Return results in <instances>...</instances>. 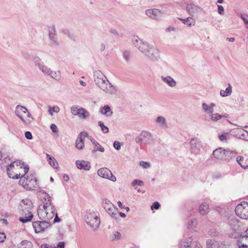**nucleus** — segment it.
I'll return each instance as SVG.
<instances>
[{
    "label": "nucleus",
    "mask_w": 248,
    "mask_h": 248,
    "mask_svg": "<svg viewBox=\"0 0 248 248\" xmlns=\"http://www.w3.org/2000/svg\"><path fill=\"white\" fill-rule=\"evenodd\" d=\"M93 78L96 84L105 93L109 94H114L116 93L115 87L101 71L94 72Z\"/></svg>",
    "instance_id": "1"
},
{
    "label": "nucleus",
    "mask_w": 248,
    "mask_h": 248,
    "mask_svg": "<svg viewBox=\"0 0 248 248\" xmlns=\"http://www.w3.org/2000/svg\"><path fill=\"white\" fill-rule=\"evenodd\" d=\"M29 167L25 165L24 163L20 161L12 162L7 167V172L8 176L13 179L21 178L25 176L29 171Z\"/></svg>",
    "instance_id": "2"
},
{
    "label": "nucleus",
    "mask_w": 248,
    "mask_h": 248,
    "mask_svg": "<svg viewBox=\"0 0 248 248\" xmlns=\"http://www.w3.org/2000/svg\"><path fill=\"white\" fill-rule=\"evenodd\" d=\"M85 220L91 228L93 230H96L100 223L99 214L93 210H89L86 213Z\"/></svg>",
    "instance_id": "3"
},
{
    "label": "nucleus",
    "mask_w": 248,
    "mask_h": 248,
    "mask_svg": "<svg viewBox=\"0 0 248 248\" xmlns=\"http://www.w3.org/2000/svg\"><path fill=\"white\" fill-rule=\"evenodd\" d=\"M19 183L25 189L32 190L38 186L37 179L34 174H31L27 177L24 176L21 177Z\"/></svg>",
    "instance_id": "4"
},
{
    "label": "nucleus",
    "mask_w": 248,
    "mask_h": 248,
    "mask_svg": "<svg viewBox=\"0 0 248 248\" xmlns=\"http://www.w3.org/2000/svg\"><path fill=\"white\" fill-rule=\"evenodd\" d=\"M16 115L26 124L29 125L33 119L27 108L24 106L17 105L15 110Z\"/></svg>",
    "instance_id": "5"
},
{
    "label": "nucleus",
    "mask_w": 248,
    "mask_h": 248,
    "mask_svg": "<svg viewBox=\"0 0 248 248\" xmlns=\"http://www.w3.org/2000/svg\"><path fill=\"white\" fill-rule=\"evenodd\" d=\"M212 155L217 159L229 161L232 157L233 153L229 149H223L220 147L215 150Z\"/></svg>",
    "instance_id": "6"
},
{
    "label": "nucleus",
    "mask_w": 248,
    "mask_h": 248,
    "mask_svg": "<svg viewBox=\"0 0 248 248\" xmlns=\"http://www.w3.org/2000/svg\"><path fill=\"white\" fill-rule=\"evenodd\" d=\"M135 141L137 143L141 145H146L153 143L154 139L151 133L147 131H142L140 134L136 137Z\"/></svg>",
    "instance_id": "7"
},
{
    "label": "nucleus",
    "mask_w": 248,
    "mask_h": 248,
    "mask_svg": "<svg viewBox=\"0 0 248 248\" xmlns=\"http://www.w3.org/2000/svg\"><path fill=\"white\" fill-rule=\"evenodd\" d=\"M143 55L153 62H157L160 59L159 50L152 45H149Z\"/></svg>",
    "instance_id": "8"
},
{
    "label": "nucleus",
    "mask_w": 248,
    "mask_h": 248,
    "mask_svg": "<svg viewBox=\"0 0 248 248\" xmlns=\"http://www.w3.org/2000/svg\"><path fill=\"white\" fill-rule=\"evenodd\" d=\"M236 215L243 219H248V202H243L236 206L235 209Z\"/></svg>",
    "instance_id": "9"
},
{
    "label": "nucleus",
    "mask_w": 248,
    "mask_h": 248,
    "mask_svg": "<svg viewBox=\"0 0 248 248\" xmlns=\"http://www.w3.org/2000/svg\"><path fill=\"white\" fill-rule=\"evenodd\" d=\"M132 40L134 46L138 49L143 54L150 45L143 39H140L137 35H134L132 37Z\"/></svg>",
    "instance_id": "10"
},
{
    "label": "nucleus",
    "mask_w": 248,
    "mask_h": 248,
    "mask_svg": "<svg viewBox=\"0 0 248 248\" xmlns=\"http://www.w3.org/2000/svg\"><path fill=\"white\" fill-rule=\"evenodd\" d=\"M32 203L30 200L25 199L23 200L22 201V204L21 206H22V208H23L24 207L28 206V214H29L28 216L21 217L19 218L20 221L23 223H26L30 221L32 218L33 215L31 213V211L32 209Z\"/></svg>",
    "instance_id": "11"
},
{
    "label": "nucleus",
    "mask_w": 248,
    "mask_h": 248,
    "mask_svg": "<svg viewBox=\"0 0 248 248\" xmlns=\"http://www.w3.org/2000/svg\"><path fill=\"white\" fill-rule=\"evenodd\" d=\"M32 60L35 65L44 74L47 76L50 72V68L45 65L41 60L37 56H32Z\"/></svg>",
    "instance_id": "12"
},
{
    "label": "nucleus",
    "mask_w": 248,
    "mask_h": 248,
    "mask_svg": "<svg viewBox=\"0 0 248 248\" xmlns=\"http://www.w3.org/2000/svg\"><path fill=\"white\" fill-rule=\"evenodd\" d=\"M98 175L102 178L108 179L112 182L116 181V177L113 175L111 171L107 168H102L97 171Z\"/></svg>",
    "instance_id": "13"
},
{
    "label": "nucleus",
    "mask_w": 248,
    "mask_h": 248,
    "mask_svg": "<svg viewBox=\"0 0 248 248\" xmlns=\"http://www.w3.org/2000/svg\"><path fill=\"white\" fill-rule=\"evenodd\" d=\"M49 226V223L46 221H36L32 222V226L36 233L44 231Z\"/></svg>",
    "instance_id": "14"
},
{
    "label": "nucleus",
    "mask_w": 248,
    "mask_h": 248,
    "mask_svg": "<svg viewBox=\"0 0 248 248\" xmlns=\"http://www.w3.org/2000/svg\"><path fill=\"white\" fill-rule=\"evenodd\" d=\"M48 37L50 40V43L52 45L58 46L59 42L57 39L56 30L54 26L48 27Z\"/></svg>",
    "instance_id": "15"
},
{
    "label": "nucleus",
    "mask_w": 248,
    "mask_h": 248,
    "mask_svg": "<svg viewBox=\"0 0 248 248\" xmlns=\"http://www.w3.org/2000/svg\"><path fill=\"white\" fill-rule=\"evenodd\" d=\"M88 137V134L86 132H81L78 135L76 141V147L78 150H82L84 147V140L85 138Z\"/></svg>",
    "instance_id": "16"
},
{
    "label": "nucleus",
    "mask_w": 248,
    "mask_h": 248,
    "mask_svg": "<svg viewBox=\"0 0 248 248\" xmlns=\"http://www.w3.org/2000/svg\"><path fill=\"white\" fill-rule=\"evenodd\" d=\"M190 147L192 153L197 154L202 148V143L196 138H193L190 141Z\"/></svg>",
    "instance_id": "17"
},
{
    "label": "nucleus",
    "mask_w": 248,
    "mask_h": 248,
    "mask_svg": "<svg viewBox=\"0 0 248 248\" xmlns=\"http://www.w3.org/2000/svg\"><path fill=\"white\" fill-rule=\"evenodd\" d=\"M146 15L154 19H159L162 16V12L157 9H150L145 11Z\"/></svg>",
    "instance_id": "18"
},
{
    "label": "nucleus",
    "mask_w": 248,
    "mask_h": 248,
    "mask_svg": "<svg viewBox=\"0 0 248 248\" xmlns=\"http://www.w3.org/2000/svg\"><path fill=\"white\" fill-rule=\"evenodd\" d=\"M43 208L46 212H49L54 215L56 213L55 206L52 204L50 202V197L48 195H47V201L44 203Z\"/></svg>",
    "instance_id": "19"
},
{
    "label": "nucleus",
    "mask_w": 248,
    "mask_h": 248,
    "mask_svg": "<svg viewBox=\"0 0 248 248\" xmlns=\"http://www.w3.org/2000/svg\"><path fill=\"white\" fill-rule=\"evenodd\" d=\"M76 165L79 170H89L91 168V164L89 162L84 160H77Z\"/></svg>",
    "instance_id": "20"
},
{
    "label": "nucleus",
    "mask_w": 248,
    "mask_h": 248,
    "mask_svg": "<svg viewBox=\"0 0 248 248\" xmlns=\"http://www.w3.org/2000/svg\"><path fill=\"white\" fill-rule=\"evenodd\" d=\"M160 78L162 81L170 87L174 88L176 86V81L170 76H161Z\"/></svg>",
    "instance_id": "21"
},
{
    "label": "nucleus",
    "mask_w": 248,
    "mask_h": 248,
    "mask_svg": "<svg viewBox=\"0 0 248 248\" xmlns=\"http://www.w3.org/2000/svg\"><path fill=\"white\" fill-rule=\"evenodd\" d=\"M38 216L40 219L45 218L50 220L52 219L55 216L54 214H51L49 212H46L44 210L39 209L37 211Z\"/></svg>",
    "instance_id": "22"
},
{
    "label": "nucleus",
    "mask_w": 248,
    "mask_h": 248,
    "mask_svg": "<svg viewBox=\"0 0 248 248\" xmlns=\"http://www.w3.org/2000/svg\"><path fill=\"white\" fill-rule=\"evenodd\" d=\"M209 211V204L205 202H202L199 205V212L200 215L203 216L207 214Z\"/></svg>",
    "instance_id": "23"
},
{
    "label": "nucleus",
    "mask_w": 248,
    "mask_h": 248,
    "mask_svg": "<svg viewBox=\"0 0 248 248\" xmlns=\"http://www.w3.org/2000/svg\"><path fill=\"white\" fill-rule=\"evenodd\" d=\"M200 7L193 3H190L187 4L186 6V10L189 15L193 16L194 14L198 12Z\"/></svg>",
    "instance_id": "24"
},
{
    "label": "nucleus",
    "mask_w": 248,
    "mask_h": 248,
    "mask_svg": "<svg viewBox=\"0 0 248 248\" xmlns=\"http://www.w3.org/2000/svg\"><path fill=\"white\" fill-rule=\"evenodd\" d=\"M155 122L157 125L162 128H166L168 127L166 119L163 116H158L155 119Z\"/></svg>",
    "instance_id": "25"
},
{
    "label": "nucleus",
    "mask_w": 248,
    "mask_h": 248,
    "mask_svg": "<svg viewBox=\"0 0 248 248\" xmlns=\"http://www.w3.org/2000/svg\"><path fill=\"white\" fill-rule=\"evenodd\" d=\"M99 111L102 114L105 115L107 117H110L113 114V112L108 105H105L104 107L101 108Z\"/></svg>",
    "instance_id": "26"
},
{
    "label": "nucleus",
    "mask_w": 248,
    "mask_h": 248,
    "mask_svg": "<svg viewBox=\"0 0 248 248\" xmlns=\"http://www.w3.org/2000/svg\"><path fill=\"white\" fill-rule=\"evenodd\" d=\"M237 245L238 247H248V236L245 237L240 235L237 241Z\"/></svg>",
    "instance_id": "27"
},
{
    "label": "nucleus",
    "mask_w": 248,
    "mask_h": 248,
    "mask_svg": "<svg viewBox=\"0 0 248 248\" xmlns=\"http://www.w3.org/2000/svg\"><path fill=\"white\" fill-rule=\"evenodd\" d=\"M46 157L50 165L54 168L57 169L59 166V164L54 157L48 154H46Z\"/></svg>",
    "instance_id": "28"
},
{
    "label": "nucleus",
    "mask_w": 248,
    "mask_h": 248,
    "mask_svg": "<svg viewBox=\"0 0 248 248\" xmlns=\"http://www.w3.org/2000/svg\"><path fill=\"white\" fill-rule=\"evenodd\" d=\"M106 211L113 218H116L119 213L117 208L114 205L107 209Z\"/></svg>",
    "instance_id": "29"
},
{
    "label": "nucleus",
    "mask_w": 248,
    "mask_h": 248,
    "mask_svg": "<svg viewBox=\"0 0 248 248\" xmlns=\"http://www.w3.org/2000/svg\"><path fill=\"white\" fill-rule=\"evenodd\" d=\"M232 92V87L230 84H228V87L225 90H221L220 91V95L222 97H226L230 95Z\"/></svg>",
    "instance_id": "30"
},
{
    "label": "nucleus",
    "mask_w": 248,
    "mask_h": 248,
    "mask_svg": "<svg viewBox=\"0 0 248 248\" xmlns=\"http://www.w3.org/2000/svg\"><path fill=\"white\" fill-rule=\"evenodd\" d=\"M90 115L89 112L82 108H79L78 115L79 118L82 119H86Z\"/></svg>",
    "instance_id": "31"
},
{
    "label": "nucleus",
    "mask_w": 248,
    "mask_h": 248,
    "mask_svg": "<svg viewBox=\"0 0 248 248\" xmlns=\"http://www.w3.org/2000/svg\"><path fill=\"white\" fill-rule=\"evenodd\" d=\"M47 76H50L52 78L59 80L61 78V74L60 71H53L50 69V72Z\"/></svg>",
    "instance_id": "32"
},
{
    "label": "nucleus",
    "mask_w": 248,
    "mask_h": 248,
    "mask_svg": "<svg viewBox=\"0 0 248 248\" xmlns=\"http://www.w3.org/2000/svg\"><path fill=\"white\" fill-rule=\"evenodd\" d=\"M245 130L239 128H233L230 130V132L235 137L238 138L239 136L240 135L241 132H245Z\"/></svg>",
    "instance_id": "33"
},
{
    "label": "nucleus",
    "mask_w": 248,
    "mask_h": 248,
    "mask_svg": "<svg viewBox=\"0 0 248 248\" xmlns=\"http://www.w3.org/2000/svg\"><path fill=\"white\" fill-rule=\"evenodd\" d=\"M202 107L204 111L208 114L210 115L214 111L210 106L205 103L202 104Z\"/></svg>",
    "instance_id": "34"
},
{
    "label": "nucleus",
    "mask_w": 248,
    "mask_h": 248,
    "mask_svg": "<svg viewBox=\"0 0 248 248\" xmlns=\"http://www.w3.org/2000/svg\"><path fill=\"white\" fill-rule=\"evenodd\" d=\"M103 205L104 209L107 210L109 207H112L113 204L108 200L105 199L103 201Z\"/></svg>",
    "instance_id": "35"
},
{
    "label": "nucleus",
    "mask_w": 248,
    "mask_h": 248,
    "mask_svg": "<svg viewBox=\"0 0 248 248\" xmlns=\"http://www.w3.org/2000/svg\"><path fill=\"white\" fill-rule=\"evenodd\" d=\"M229 135L228 133H224L221 135H218V138L222 142H227L228 139Z\"/></svg>",
    "instance_id": "36"
},
{
    "label": "nucleus",
    "mask_w": 248,
    "mask_h": 248,
    "mask_svg": "<svg viewBox=\"0 0 248 248\" xmlns=\"http://www.w3.org/2000/svg\"><path fill=\"white\" fill-rule=\"evenodd\" d=\"M178 19L182 21L183 23L186 25H187L189 27H191L192 24L191 22L190 21V19L192 20V18L190 17H188L186 18H178Z\"/></svg>",
    "instance_id": "37"
},
{
    "label": "nucleus",
    "mask_w": 248,
    "mask_h": 248,
    "mask_svg": "<svg viewBox=\"0 0 248 248\" xmlns=\"http://www.w3.org/2000/svg\"><path fill=\"white\" fill-rule=\"evenodd\" d=\"M211 120L213 121H217L222 118L221 115L218 113L211 114Z\"/></svg>",
    "instance_id": "38"
},
{
    "label": "nucleus",
    "mask_w": 248,
    "mask_h": 248,
    "mask_svg": "<svg viewBox=\"0 0 248 248\" xmlns=\"http://www.w3.org/2000/svg\"><path fill=\"white\" fill-rule=\"evenodd\" d=\"M244 160V157L242 156H238L236 158V161L238 162V163L240 165V166L244 169H247L248 168V165H243L242 163H241V162L243 161Z\"/></svg>",
    "instance_id": "39"
},
{
    "label": "nucleus",
    "mask_w": 248,
    "mask_h": 248,
    "mask_svg": "<svg viewBox=\"0 0 248 248\" xmlns=\"http://www.w3.org/2000/svg\"><path fill=\"white\" fill-rule=\"evenodd\" d=\"M98 125L100 126L102 131L104 133H107L108 132V128L104 125V123L102 121L98 122Z\"/></svg>",
    "instance_id": "40"
},
{
    "label": "nucleus",
    "mask_w": 248,
    "mask_h": 248,
    "mask_svg": "<svg viewBox=\"0 0 248 248\" xmlns=\"http://www.w3.org/2000/svg\"><path fill=\"white\" fill-rule=\"evenodd\" d=\"M98 151L102 153H103L105 151L104 148L102 147L99 143H98V146L96 145L94 146L93 152L95 153Z\"/></svg>",
    "instance_id": "41"
},
{
    "label": "nucleus",
    "mask_w": 248,
    "mask_h": 248,
    "mask_svg": "<svg viewBox=\"0 0 248 248\" xmlns=\"http://www.w3.org/2000/svg\"><path fill=\"white\" fill-rule=\"evenodd\" d=\"M240 17L246 24V28L248 29V15L245 14H241Z\"/></svg>",
    "instance_id": "42"
},
{
    "label": "nucleus",
    "mask_w": 248,
    "mask_h": 248,
    "mask_svg": "<svg viewBox=\"0 0 248 248\" xmlns=\"http://www.w3.org/2000/svg\"><path fill=\"white\" fill-rule=\"evenodd\" d=\"M132 186L138 185L140 186H143L144 185L143 182L140 180L135 179L131 183Z\"/></svg>",
    "instance_id": "43"
},
{
    "label": "nucleus",
    "mask_w": 248,
    "mask_h": 248,
    "mask_svg": "<svg viewBox=\"0 0 248 248\" xmlns=\"http://www.w3.org/2000/svg\"><path fill=\"white\" fill-rule=\"evenodd\" d=\"M79 108H78L77 106H72L71 108V112L74 115H78Z\"/></svg>",
    "instance_id": "44"
},
{
    "label": "nucleus",
    "mask_w": 248,
    "mask_h": 248,
    "mask_svg": "<svg viewBox=\"0 0 248 248\" xmlns=\"http://www.w3.org/2000/svg\"><path fill=\"white\" fill-rule=\"evenodd\" d=\"M196 224H197V220L195 218L191 219L187 223V225L189 228H193V227H195L196 225Z\"/></svg>",
    "instance_id": "45"
},
{
    "label": "nucleus",
    "mask_w": 248,
    "mask_h": 248,
    "mask_svg": "<svg viewBox=\"0 0 248 248\" xmlns=\"http://www.w3.org/2000/svg\"><path fill=\"white\" fill-rule=\"evenodd\" d=\"M140 165L143 167L144 169H147L150 167V163L144 161H140Z\"/></svg>",
    "instance_id": "46"
},
{
    "label": "nucleus",
    "mask_w": 248,
    "mask_h": 248,
    "mask_svg": "<svg viewBox=\"0 0 248 248\" xmlns=\"http://www.w3.org/2000/svg\"><path fill=\"white\" fill-rule=\"evenodd\" d=\"M50 248H65V243L62 241L58 243L57 247L50 246Z\"/></svg>",
    "instance_id": "47"
},
{
    "label": "nucleus",
    "mask_w": 248,
    "mask_h": 248,
    "mask_svg": "<svg viewBox=\"0 0 248 248\" xmlns=\"http://www.w3.org/2000/svg\"><path fill=\"white\" fill-rule=\"evenodd\" d=\"M124 58L127 62L130 60V54L128 51H125L123 54Z\"/></svg>",
    "instance_id": "48"
},
{
    "label": "nucleus",
    "mask_w": 248,
    "mask_h": 248,
    "mask_svg": "<svg viewBox=\"0 0 248 248\" xmlns=\"http://www.w3.org/2000/svg\"><path fill=\"white\" fill-rule=\"evenodd\" d=\"M64 33L68 36L71 39L75 41L76 37L75 35L73 33H71L69 31H66L64 32Z\"/></svg>",
    "instance_id": "49"
},
{
    "label": "nucleus",
    "mask_w": 248,
    "mask_h": 248,
    "mask_svg": "<svg viewBox=\"0 0 248 248\" xmlns=\"http://www.w3.org/2000/svg\"><path fill=\"white\" fill-rule=\"evenodd\" d=\"M160 207V204L158 202H154L151 206V209L157 210Z\"/></svg>",
    "instance_id": "50"
},
{
    "label": "nucleus",
    "mask_w": 248,
    "mask_h": 248,
    "mask_svg": "<svg viewBox=\"0 0 248 248\" xmlns=\"http://www.w3.org/2000/svg\"><path fill=\"white\" fill-rule=\"evenodd\" d=\"M113 147L116 150H119L121 148V144L118 141H115L113 143Z\"/></svg>",
    "instance_id": "51"
},
{
    "label": "nucleus",
    "mask_w": 248,
    "mask_h": 248,
    "mask_svg": "<svg viewBox=\"0 0 248 248\" xmlns=\"http://www.w3.org/2000/svg\"><path fill=\"white\" fill-rule=\"evenodd\" d=\"M218 12L220 15H223L224 14V9L222 6L218 5H217Z\"/></svg>",
    "instance_id": "52"
},
{
    "label": "nucleus",
    "mask_w": 248,
    "mask_h": 248,
    "mask_svg": "<svg viewBox=\"0 0 248 248\" xmlns=\"http://www.w3.org/2000/svg\"><path fill=\"white\" fill-rule=\"evenodd\" d=\"M25 138L29 140H31L32 139V136L31 133L29 131H27L25 133Z\"/></svg>",
    "instance_id": "53"
},
{
    "label": "nucleus",
    "mask_w": 248,
    "mask_h": 248,
    "mask_svg": "<svg viewBox=\"0 0 248 248\" xmlns=\"http://www.w3.org/2000/svg\"><path fill=\"white\" fill-rule=\"evenodd\" d=\"M247 135H246V134L241 132L240 135L239 136L238 138L241 139L242 140H248V139L247 138Z\"/></svg>",
    "instance_id": "54"
},
{
    "label": "nucleus",
    "mask_w": 248,
    "mask_h": 248,
    "mask_svg": "<svg viewBox=\"0 0 248 248\" xmlns=\"http://www.w3.org/2000/svg\"><path fill=\"white\" fill-rule=\"evenodd\" d=\"M50 128L54 133L57 132L58 131V127L55 124H51L50 125Z\"/></svg>",
    "instance_id": "55"
},
{
    "label": "nucleus",
    "mask_w": 248,
    "mask_h": 248,
    "mask_svg": "<svg viewBox=\"0 0 248 248\" xmlns=\"http://www.w3.org/2000/svg\"><path fill=\"white\" fill-rule=\"evenodd\" d=\"M191 244V242H186L184 243V245H181L180 248H189Z\"/></svg>",
    "instance_id": "56"
},
{
    "label": "nucleus",
    "mask_w": 248,
    "mask_h": 248,
    "mask_svg": "<svg viewBox=\"0 0 248 248\" xmlns=\"http://www.w3.org/2000/svg\"><path fill=\"white\" fill-rule=\"evenodd\" d=\"M6 239V235L4 233L0 232V243L3 242Z\"/></svg>",
    "instance_id": "57"
},
{
    "label": "nucleus",
    "mask_w": 248,
    "mask_h": 248,
    "mask_svg": "<svg viewBox=\"0 0 248 248\" xmlns=\"http://www.w3.org/2000/svg\"><path fill=\"white\" fill-rule=\"evenodd\" d=\"M106 49V45L104 43H101L99 46V50L102 52Z\"/></svg>",
    "instance_id": "58"
},
{
    "label": "nucleus",
    "mask_w": 248,
    "mask_h": 248,
    "mask_svg": "<svg viewBox=\"0 0 248 248\" xmlns=\"http://www.w3.org/2000/svg\"><path fill=\"white\" fill-rule=\"evenodd\" d=\"M120 235V233L119 232H116L115 233H114V234H113L111 236V239L112 240H115V239L116 238V237H117V236H119V235Z\"/></svg>",
    "instance_id": "59"
},
{
    "label": "nucleus",
    "mask_w": 248,
    "mask_h": 248,
    "mask_svg": "<svg viewBox=\"0 0 248 248\" xmlns=\"http://www.w3.org/2000/svg\"><path fill=\"white\" fill-rule=\"evenodd\" d=\"M51 109L52 110L53 112L56 113H58L60 111V108L57 106H55L51 108Z\"/></svg>",
    "instance_id": "60"
},
{
    "label": "nucleus",
    "mask_w": 248,
    "mask_h": 248,
    "mask_svg": "<svg viewBox=\"0 0 248 248\" xmlns=\"http://www.w3.org/2000/svg\"><path fill=\"white\" fill-rule=\"evenodd\" d=\"M55 217L54 218V223L60 222L61 221V219L58 217V214L57 213L55 214Z\"/></svg>",
    "instance_id": "61"
},
{
    "label": "nucleus",
    "mask_w": 248,
    "mask_h": 248,
    "mask_svg": "<svg viewBox=\"0 0 248 248\" xmlns=\"http://www.w3.org/2000/svg\"><path fill=\"white\" fill-rule=\"evenodd\" d=\"M241 235L245 237H248V229L245 232L242 233Z\"/></svg>",
    "instance_id": "62"
},
{
    "label": "nucleus",
    "mask_w": 248,
    "mask_h": 248,
    "mask_svg": "<svg viewBox=\"0 0 248 248\" xmlns=\"http://www.w3.org/2000/svg\"><path fill=\"white\" fill-rule=\"evenodd\" d=\"M63 178L66 182H67L69 179V176L65 174H63Z\"/></svg>",
    "instance_id": "63"
},
{
    "label": "nucleus",
    "mask_w": 248,
    "mask_h": 248,
    "mask_svg": "<svg viewBox=\"0 0 248 248\" xmlns=\"http://www.w3.org/2000/svg\"><path fill=\"white\" fill-rule=\"evenodd\" d=\"M28 206H26L25 207H24L23 208H22V211L25 213V215H27L26 212L28 213Z\"/></svg>",
    "instance_id": "64"
}]
</instances>
